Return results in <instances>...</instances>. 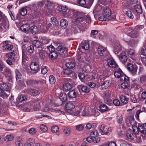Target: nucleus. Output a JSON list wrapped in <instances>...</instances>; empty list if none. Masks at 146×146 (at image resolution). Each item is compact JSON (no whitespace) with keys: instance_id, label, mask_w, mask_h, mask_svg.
Listing matches in <instances>:
<instances>
[{"instance_id":"5fc2aeb1","label":"nucleus","mask_w":146,"mask_h":146,"mask_svg":"<svg viewBox=\"0 0 146 146\" xmlns=\"http://www.w3.org/2000/svg\"><path fill=\"white\" fill-rule=\"evenodd\" d=\"M27 50L31 54L34 51V46L32 45L30 46L27 48Z\"/></svg>"},{"instance_id":"a211bd4d","label":"nucleus","mask_w":146,"mask_h":146,"mask_svg":"<svg viewBox=\"0 0 146 146\" xmlns=\"http://www.w3.org/2000/svg\"><path fill=\"white\" fill-rule=\"evenodd\" d=\"M110 81L109 80L105 81L101 85V87L102 90L106 89L107 88L110 86Z\"/></svg>"},{"instance_id":"2f4dec72","label":"nucleus","mask_w":146,"mask_h":146,"mask_svg":"<svg viewBox=\"0 0 146 146\" xmlns=\"http://www.w3.org/2000/svg\"><path fill=\"white\" fill-rule=\"evenodd\" d=\"M100 108L101 112H103L109 110V108L105 104H102L100 106Z\"/></svg>"},{"instance_id":"4d7b16f0","label":"nucleus","mask_w":146,"mask_h":146,"mask_svg":"<svg viewBox=\"0 0 146 146\" xmlns=\"http://www.w3.org/2000/svg\"><path fill=\"white\" fill-rule=\"evenodd\" d=\"M35 139L33 138H29L27 141V143L30 144H31V145L34 146V143H35Z\"/></svg>"},{"instance_id":"bf43d9fd","label":"nucleus","mask_w":146,"mask_h":146,"mask_svg":"<svg viewBox=\"0 0 146 146\" xmlns=\"http://www.w3.org/2000/svg\"><path fill=\"white\" fill-rule=\"evenodd\" d=\"M63 72L65 74L69 75L71 73V70H70V69L68 68L66 69H64Z\"/></svg>"},{"instance_id":"79ce46f5","label":"nucleus","mask_w":146,"mask_h":146,"mask_svg":"<svg viewBox=\"0 0 146 146\" xmlns=\"http://www.w3.org/2000/svg\"><path fill=\"white\" fill-rule=\"evenodd\" d=\"M50 83L51 84H54L56 82V79L55 77L53 75H50L49 79Z\"/></svg>"},{"instance_id":"7ed1b4c3","label":"nucleus","mask_w":146,"mask_h":146,"mask_svg":"<svg viewBox=\"0 0 146 146\" xmlns=\"http://www.w3.org/2000/svg\"><path fill=\"white\" fill-rule=\"evenodd\" d=\"M139 36L138 33L135 31H131L129 33V36L128 35L125 36L123 38V40L125 42H128V40L130 39V37L133 38H137Z\"/></svg>"},{"instance_id":"72a5a7b5","label":"nucleus","mask_w":146,"mask_h":146,"mask_svg":"<svg viewBox=\"0 0 146 146\" xmlns=\"http://www.w3.org/2000/svg\"><path fill=\"white\" fill-rule=\"evenodd\" d=\"M27 56V52L25 50H23L22 51V62H25L28 59Z\"/></svg>"},{"instance_id":"603ef678","label":"nucleus","mask_w":146,"mask_h":146,"mask_svg":"<svg viewBox=\"0 0 146 146\" xmlns=\"http://www.w3.org/2000/svg\"><path fill=\"white\" fill-rule=\"evenodd\" d=\"M125 14L126 15L130 18L132 19L133 18V16L130 11H128L126 12Z\"/></svg>"},{"instance_id":"c9c22d12","label":"nucleus","mask_w":146,"mask_h":146,"mask_svg":"<svg viewBox=\"0 0 146 146\" xmlns=\"http://www.w3.org/2000/svg\"><path fill=\"white\" fill-rule=\"evenodd\" d=\"M123 74V72L122 71H116L114 73L115 77L117 78H119Z\"/></svg>"},{"instance_id":"de8ad7c7","label":"nucleus","mask_w":146,"mask_h":146,"mask_svg":"<svg viewBox=\"0 0 146 146\" xmlns=\"http://www.w3.org/2000/svg\"><path fill=\"white\" fill-rule=\"evenodd\" d=\"M123 75L121 76L120 78V80L121 81H128V78L123 73Z\"/></svg>"},{"instance_id":"13d9d810","label":"nucleus","mask_w":146,"mask_h":146,"mask_svg":"<svg viewBox=\"0 0 146 146\" xmlns=\"http://www.w3.org/2000/svg\"><path fill=\"white\" fill-rule=\"evenodd\" d=\"M34 106L33 108L34 111H38L40 108V104L39 103H38L36 105H35Z\"/></svg>"},{"instance_id":"f8f14e48","label":"nucleus","mask_w":146,"mask_h":146,"mask_svg":"<svg viewBox=\"0 0 146 146\" xmlns=\"http://www.w3.org/2000/svg\"><path fill=\"white\" fill-rule=\"evenodd\" d=\"M81 114L83 116H88L90 115L89 111L88 109L85 107H81Z\"/></svg>"},{"instance_id":"8fccbe9b","label":"nucleus","mask_w":146,"mask_h":146,"mask_svg":"<svg viewBox=\"0 0 146 146\" xmlns=\"http://www.w3.org/2000/svg\"><path fill=\"white\" fill-rule=\"evenodd\" d=\"M59 128L57 126H54L52 127L51 129V131L54 133H56L59 131Z\"/></svg>"},{"instance_id":"680f3d73","label":"nucleus","mask_w":146,"mask_h":146,"mask_svg":"<svg viewBox=\"0 0 146 146\" xmlns=\"http://www.w3.org/2000/svg\"><path fill=\"white\" fill-rule=\"evenodd\" d=\"M84 126L82 124H80L76 126V129L78 131H82L83 130Z\"/></svg>"},{"instance_id":"4468645a","label":"nucleus","mask_w":146,"mask_h":146,"mask_svg":"<svg viewBox=\"0 0 146 146\" xmlns=\"http://www.w3.org/2000/svg\"><path fill=\"white\" fill-rule=\"evenodd\" d=\"M78 14V13L75 11L71 10L68 12L67 15L69 18H72V17H77Z\"/></svg>"},{"instance_id":"423d86ee","label":"nucleus","mask_w":146,"mask_h":146,"mask_svg":"<svg viewBox=\"0 0 146 146\" xmlns=\"http://www.w3.org/2000/svg\"><path fill=\"white\" fill-rule=\"evenodd\" d=\"M77 88L79 91L81 90L82 92L85 93H88L90 90V88L89 87L83 85H79L77 86Z\"/></svg>"},{"instance_id":"ddd939ff","label":"nucleus","mask_w":146,"mask_h":146,"mask_svg":"<svg viewBox=\"0 0 146 146\" xmlns=\"http://www.w3.org/2000/svg\"><path fill=\"white\" fill-rule=\"evenodd\" d=\"M133 11L135 13H136L138 14L141 13L142 10L141 7L139 5H137L134 7Z\"/></svg>"},{"instance_id":"c85d7f7f","label":"nucleus","mask_w":146,"mask_h":146,"mask_svg":"<svg viewBox=\"0 0 146 146\" xmlns=\"http://www.w3.org/2000/svg\"><path fill=\"white\" fill-rule=\"evenodd\" d=\"M71 88V84L70 83H67L63 85V89L65 91L69 90Z\"/></svg>"},{"instance_id":"774afa93","label":"nucleus","mask_w":146,"mask_h":146,"mask_svg":"<svg viewBox=\"0 0 146 146\" xmlns=\"http://www.w3.org/2000/svg\"><path fill=\"white\" fill-rule=\"evenodd\" d=\"M21 138L20 137L19 140H17L15 142V144L17 146H23V145L21 141Z\"/></svg>"},{"instance_id":"b1692460","label":"nucleus","mask_w":146,"mask_h":146,"mask_svg":"<svg viewBox=\"0 0 146 146\" xmlns=\"http://www.w3.org/2000/svg\"><path fill=\"white\" fill-rule=\"evenodd\" d=\"M29 29L31 33L34 35L36 34L38 31V28L35 26H31L30 28Z\"/></svg>"},{"instance_id":"0eeeda50","label":"nucleus","mask_w":146,"mask_h":146,"mask_svg":"<svg viewBox=\"0 0 146 146\" xmlns=\"http://www.w3.org/2000/svg\"><path fill=\"white\" fill-rule=\"evenodd\" d=\"M128 53L129 56L132 60L135 61L137 60L138 58L137 57H135V56H137V55L135 56V51L131 49H129L128 51Z\"/></svg>"},{"instance_id":"c756f323","label":"nucleus","mask_w":146,"mask_h":146,"mask_svg":"<svg viewBox=\"0 0 146 146\" xmlns=\"http://www.w3.org/2000/svg\"><path fill=\"white\" fill-rule=\"evenodd\" d=\"M9 94L4 92V91L1 88H0V96L1 97L4 98H7Z\"/></svg>"},{"instance_id":"bb28decb","label":"nucleus","mask_w":146,"mask_h":146,"mask_svg":"<svg viewBox=\"0 0 146 146\" xmlns=\"http://www.w3.org/2000/svg\"><path fill=\"white\" fill-rule=\"evenodd\" d=\"M68 97L71 98H75L77 96L76 92L74 90H70L68 93Z\"/></svg>"},{"instance_id":"aec40b11","label":"nucleus","mask_w":146,"mask_h":146,"mask_svg":"<svg viewBox=\"0 0 146 146\" xmlns=\"http://www.w3.org/2000/svg\"><path fill=\"white\" fill-rule=\"evenodd\" d=\"M27 96L26 95L21 94L17 98V100L20 102L25 101L27 98Z\"/></svg>"},{"instance_id":"a878e982","label":"nucleus","mask_w":146,"mask_h":146,"mask_svg":"<svg viewBox=\"0 0 146 146\" xmlns=\"http://www.w3.org/2000/svg\"><path fill=\"white\" fill-rule=\"evenodd\" d=\"M120 98L121 102L125 104H127L129 101V98H127L125 96L121 95Z\"/></svg>"},{"instance_id":"9d476101","label":"nucleus","mask_w":146,"mask_h":146,"mask_svg":"<svg viewBox=\"0 0 146 146\" xmlns=\"http://www.w3.org/2000/svg\"><path fill=\"white\" fill-rule=\"evenodd\" d=\"M106 51V48L102 46H99L98 48V52L100 56H103Z\"/></svg>"},{"instance_id":"7c9ffc66","label":"nucleus","mask_w":146,"mask_h":146,"mask_svg":"<svg viewBox=\"0 0 146 146\" xmlns=\"http://www.w3.org/2000/svg\"><path fill=\"white\" fill-rule=\"evenodd\" d=\"M99 20L101 21H104L106 20L109 21L111 20V18H109L107 17L106 16L104 15L100 16L98 18Z\"/></svg>"},{"instance_id":"58836bf2","label":"nucleus","mask_w":146,"mask_h":146,"mask_svg":"<svg viewBox=\"0 0 146 146\" xmlns=\"http://www.w3.org/2000/svg\"><path fill=\"white\" fill-rule=\"evenodd\" d=\"M127 139L129 141H131L134 139V135L131 133H128L126 135Z\"/></svg>"},{"instance_id":"864d4df0","label":"nucleus","mask_w":146,"mask_h":146,"mask_svg":"<svg viewBox=\"0 0 146 146\" xmlns=\"http://www.w3.org/2000/svg\"><path fill=\"white\" fill-rule=\"evenodd\" d=\"M105 126L104 125H102L100 127L99 129V132L102 134L104 133V131L105 128Z\"/></svg>"},{"instance_id":"39448f33","label":"nucleus","mask_w":146,"mask_h":146,"mask_svg":"<svg viewBox=\"0 0 146 146\" xmlns=\"http://www.w3.org/2000/svg\"><path fill=\"white\" fill-rule=\"evenodd\" d=\"M127 68L133 75H134L137 72V68L134 67L131 63H129L127 64Z\"/></svg>"},{"instance_id":"1a4fd4ad","label":"nucleus","mask_w":146,"mask_h":146,"mask_svg":"<svg viewBox=\"0 0 146 146\" xmlns=\"http://www.w3.org/2000/svg\"><path fill=\"white\" fill-rule=\"evenodd\" d=\"M108 64L110 67L112 68H115L117 66L114 60L112 59H109L107 60Z\"/></svg>"},{"instance_id":"dca6fc26","label":"nucleus","mask_w":146,"mask_h":146,"mask_svg":"<svg viewBox=\"0 0 146 146\" xmlns=\"http://www.w3.org/2000/svg\"><path fill=\"white\" fill-rule=\"evenodd\" d=\"M56 50L58 53L60 54H63L66 49L64 47L62 46H59L57 48Z\"/></svg>"},{"instance_id":"a19ab883","label":"nucleus","mask_w":146,"mask_h":146,"mask_svg":"<svg viewBox=\"0 0 146 146\" xmlns=\"http://www.w3.org/2000/svg\"><path fill=\"white\" fill-rule=\"evenodd\" d=\"M40 130L43 132H46L48 130V128L45 125L42 124L40 125Z\"/></svg>"},{"instance_id":"6ab92c4d","label":"nucleus","mask_w":146,"mask_h":146,"mask_svg":"<svg viewBox=\"0 0 146 146\" xmlns=\"http://www.w3.org/2000/svg\"><path fill=\"white\" fill-rule=\"evenodd\" d=\"M61 27L63 29H65L68 25V22L66 20L62 19L61 20L60 22Z\"/></svg>"},{"instance_id":"393cba45","label":"nucleus","mask_w":146,"mask_h":146,"mask_svg":"<svg viewBox=\"0 0 146 146\" xmlns=\"http://www.w3.org/2000/svg\"><path fill=\"white\" fill-rule=\"evenodd\" d=\"M30 28V26L29 24H24L22 25L20 28L22 31L24 32L27 31H29Z\"/></svg>"},{"instance_id":"f704fd0d","label":"nucleus","mask_w":146,"mask_h":146,"mask_svg":"<svg viewBox=\"0 0 146 146\" xmlns=\"http://www.w3.org/2000/svg\"><path fill=\"white\" fill-rule=\"evenodd\" d=\"M76 17L75 21L78 23L82 22L85 20V17L84 16H78V15Z\"/></svg>"},{"instance_id":"338daca9","label":"nucleus","mask_w":146,"mask_h":146,"mask_svg":"<svg viewBox=\"0 0 146 146\" xmlns=\"http://www.w3.org/2000/svg\"><path fill=\"white\" fill-rule=\"evenodd\" d=\"M51 20L54 25H57L58 24V22L57 20V19L55 17H53L51 18Z\"/></svg>"},{"instance_id":"c03bdc74","label":"nucleus","mask_w":146,"mask_h":146,"mask_svg":"<svg viewBox=\"0 0 146 146\" xmlns=\"http://www.w3.org/2000/svg\"><path fill=\"white\" fill-rule=\"evenodd\" d=\"M117 119L118 123L119 124H121L123 121V117L121 115H119L117 117Z\"/></svg>"},{"instance_id":"a18cd8bd","label":"nucleus","mask_w":146,"mask_h":146,"mask_svg":"<svg viewBox=\"0 0 146 146\" xmlns=\"http://www.w3.org/2000/svg\"><path fill=\"white\" fill-rule=\"evenodd\" d=\"M66 66L68 68H73L75 66L74 63L72 62L67 63L66 64Z\"/></svg>"},{"instance_id":"ea45409f","label":"nucleus","mask_w":146,"mask_h":146,"mask_svg":"<svg viewBox=\"0 0 146 146\" xmlns=\"http://www.w3.org/2000/svg\"><path fill=\"white\" fill-rule=\"evenodd\" d=\"M129 86V84L127 81L124 82L121 85V87L124 89L128 88Z\"/></svg>"},{"instance_id":"052dcab7","label":"nucleus","mask_w":146,"mask_h":146,"mask_svg":"<svg viewBox=\"0 0 146 146\" xmlns=\"http://www.w3.org/2000/svg\"><path fill=\"white\" fill-rule=\"evenodd\" d=\"M29 133L34 135L36 132V130L35 128H31L29 129Z\"/></svg>"},{"instance_id":"09e8293b","label":"nucleus","mask_w":146,"mask_h":146,"mask_svg":"<svg viewBox=\"0 0 146 146\" xmlns=\"http://www.w3.org/2000/svg\"><path fill=\"white\" fill-rule=\"evenodd\" d=\"M132 132L135 134H136L139 133V128L136 126H133L132 127Z\"/></svg>"},{"instance_id":"412c9836","label":"nucleus","mask_w":146,"mask_h":146,"mask_svg":"<svg viewBox=\"0 0 146 146\" xmlns=\"http://www.w3.org/2000/svg\"><path fill=\"white\" fill-rule=\"evenodd\" d=\"M81 46L83 49L87 50L89 48V45L88 42L85 41L81 42Z\"/></svg>"},{"instance_id":"5701e85b","label":"nucleus","mask_w":146,"mask_h":146,"mask_svg":"<svg viewBox=\"0 0 146 146\" xmlns=\"http://www.w3.org/2000/svg\"><path fill=\"white\" fill-rule=\"evenodd\" d=\"M81 113V107H78L76 108L74 112H71L72 115L76 116H79Z\"/></svg>"},{"instance_id":"e2e57ef3","label":"nucleus","mask_w":146,"mask_h":146,"mask_svg":"<svg viewBox=\"0 0 146 146\" xmlns=\"http://www.w3.org/2000/svg\"><path fill=\"white\" fill-rule=\"evenodd\" d=\"M47 71L48 70L46 69V66H44L42 67L41 68V74H45L47 72Z\"/></svg>"},{"instance_id":"e433bc0d","label":"nucleus","mask_w":146,"mask_h":146,"mask_svg":"<svg viewBox=\"0 0 146 146\" xmlns=\"http://www.w3.org/2000/svg\"><path fill=\"white\" fill-rule=\"evenodd\" d=\"M60 98L62 102L66 101L67 98V96L65 93L61 94L60 95Z\"/></svg>"},{"instance_id":"4c0bfd02","label":"nucleus","mask_w":146,"mask_h":146,"mask_svg":"<svg viewBox=\"0 0 146 146\" xmlns=\"http://www.w3.org/2000/svg\"><path fill=\"white\" fill-rule=\"evenodd\" d=\"M21 14L23 16L25 15L27 13V10L25 8H22L19 11Z\"/></svg>"},{"instance_id":"f257e3e1","label":"nucleus","mask_w":146,"mask_h":146,"mask_svg":"<svg viewBox=\"0 0 146 146\" xmlns=\"http://www.w3.org/2000/svg\"><path fill=\"white\" fill-rule=\"evenodd\" d=\"M75 104L74 102L70 101L68 102L65 105L64 108V110L68 113H71L72 111L75 108Z\"/></svg>"},{"instance_id":"0e129e2a","label":"nucleus","mask_w":146,"mask_h":146,"mask_svg":"<svg viewBox=\"0 0 146 146\" xmlns=\"http://www.w3.org/2000/svg\"><path fill=\"white\" fill-rule=\"evenodd\" d=\"M93 141L95 143L99 142L100 141V138L97 136L95 137H93Z\"/></svg>"},{"instance_id":"3c124183","label":"nucleus","mask_w":146,"mask_h":146,"mask_svg":"<svg viewBox=\"0 0 146 146\" xmlns=\"http://www.w3.org/2000/svg\"><path fill=\"white\" fill-rule=\"evenodd\" d=\"M3 88L5 91L7 92V94H9L10 93L11 91V87H9L8 85H5L4 86Z\"/></svg>"},{"instance_id":"9b49d317","label":"nucleus","mask_w":146,"mask_h":146,"mask_svg":"<svg viewBox=\"0 0 146 146\" xmlns=\"http://www.w3.org/2000/svg\"><path fill=\"white\" fill-rule=\"evenodd\" d=\"M122 49V47L119 43L115 44L114 46V52L116 54H117Z\"/></svg>"},{"instance_id":"37998d69","label":"nucleus","mask_w":146,"mask_h":146,"mask_svg":"<svg viewBox=\"0 0 146 146\" xmlns=\"http://www.w3.org/2000/svg\"><path fill=\"white\" fill-rule=\"evenodd\" d=\"M140 81L143 84H146V76L143 75L140 78Z\"/></svg>"},{"instance_id":"2eb2a0df","label":"nucleus","mask_w":146,"mask_h":146,"mask_svg":"<svg viewBox=\"0 0 146 146\" xmlns=\"http://www.w3.org/2000/svg\"><path fill=\"white\" fill-rule=\"evenodd\" d=\"M103 14L110 18L111 15V10L108 8H105L103 9Z\"/></svg>"},{"instance_id":"473e14b6","label":"nucleus","mask_w":146,"mask_h":146,"mask_svg":"<svg viewBox=\"0 0 146 146\" xmlns=\"http://www.w3.org/2000/svg\"><path fill=\"white\" fill-rule=\"evenodd\" d=\"M9 26V24L8 23L5 21H3L1 23V28L3 29L4 28L5 29H8Z\"/></svg>"},{"instance_id":"69168bd1","label":"nucleus","mask_w":146,"mask_h":146,"mask_svg":"<svg viewBox=\"0 0 146 146\" xmlns=\"http://www.w3.org/2000/svg\"><path fill=\"white\" fill-rule=\"evenodd\" d=\"M72 30L74 31V33H76L78 32L80 29L78 27L76 26H74L72 28Z\"/></svg>"},{"instance_id":"6e6552de","label":"nucleus","mask_w":146,"mask_h":146,"mask_svg":"<svg viewBox=\"0 0 146 146\" xmlns=\"http://www.w3.org/2000/svg\"><path fill=\"white\" fill-rule=\"evenodd\" d=\"M119 58L122 63L125 64L127 60V57L124 53H122L118 56Z\"/></svg>"},{"instance_id":"6e6d98bb","label":"nucleus","mask_w":146,"mask_h":146,"mask_svg":"<svg viewBox=\"0 0 146 146\" xmlns=\"http://www.w3.org/2000/svg\"><path fill=\"white\" fill-rule=\"evenodd\" d=\"M64 134L66 135H68L70 133V129L68 128H65L63 130Z\"/></svg>"},{"instance_id":"49530a36","label":"nucleus","mask_w":146,"mask_h":146,"mask_svg":"<svg viewBox=\"0 0 146 146\" xmlns=\"http://www.w3.org/2000/svg\"><path fill=\"white\" fill-rule=\"evenodd\" d=\"M13 137L11 135H7L5 138V140L7 141H12L13 139Z\"/></svg>"},{"instance_id":"20e7f679","label":"nucleus","mask_w":146,"mask_h":146,"mask_svg":"<svg viewBox=\"0 0 146 146\" xmlns=\"http://www.w3.org/2000/svg\"><path fill=\"white\" fill-rule=\"evenodd\" d=\"M30 68L34 73H37L40 70L38 64L35 62H32L31 63Z\"/></svg>"},{"instance_id":"f03ea898","label":"nucleus","mask_w":146,"mask_h":146,"mask_svg":"<svg viewBox=\"0 0 146 146\" xmlns=\"http://www.w3.org/2000/svg\"><path fill=\"white\" fill-rule=\"evenodd\" d=\"M52 25L50 23L46 24L45 22H43L40 25V31L43 33H45L49 30V28L51 27Z\"/></svg>"},{"instance_id":"f3484780","label":"nucleus","mask_w":146,"mask_h":146,"mask_svg":"<svg viewBox=\"0 0 146 146\" xmlns=\"http://www.w3.org/2000/svg\"><path fill=\"white\" fill-rule=\"evenodd\" d=\"M32 44L37 48H40L42 47V43L39 40H34L32 42Z\"/></svg>"},{"instance_id":"cd10ccee","label":"nucleus","mask_w":146,"mask_h":146,"mask_svg":"<svg viewBox=\"0 0 146 146\" xmlns=\"http://www.w3.org/2000/svg\"><path fill=\"white\" fill-rule=\"evenodd\" d=\"M49 55L51 58L55 59L57 57L58 54L57 52L54 51L50 53Z\"/></svg>"},{"instance_id":"4be33fe9","label":"nucleus","mask_w":146,"mask_h":146,"mask_svg":"<svg viewBox=\"0 0 146 146\" xmlns=\"http://www.w3.org/2000/svg\"><path fill=\"white\" fill-rule=\"evenodd\" d=\"M29 90L30 92V94L33 96H37L39 94V92L38 90L34 89H29Z\"/></svg>"}]
</instances>
